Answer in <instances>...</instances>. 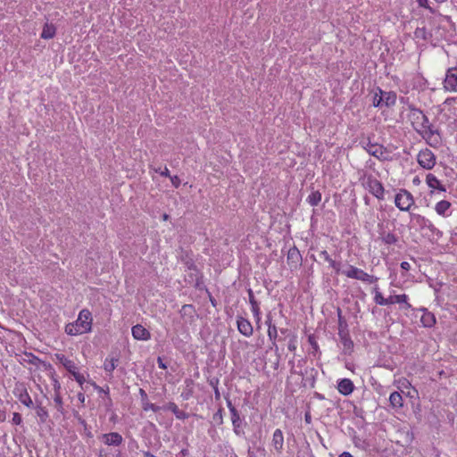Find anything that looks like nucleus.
<instances>
[{
	"mask_svg": "<svg viewBox=\"0 0 457 457\" xmlns=\"http://www.w3.org/2000/svg\"><path fill=\"white\" fill-rule=\"evenodd\" d=\"M265 324L267 325L268 328H270V326H276L273 322H272V318L270 315H268L267 316V319H266V321H265Z\"/></svg>",
	"mask_w": 457,
	"mask_h": 457,
	"instance_id": "obj_52",
	"label": "nucleus"
},
{
	"mask_svg": "<svg viewBox=\"0 0 457 457\" xmlns=\"http://www.w3.org/2000/svg\"><path fill=\"white\" fill-rule=\"evenodd\" d=\"M170 179L174 187L178 188L180 186L181 181L178 176L175 175L170 177Z\"/></svg>",
	"mask_w": 457,
	"mask_h": 457,
	"instance_id": "obj_43",
	"label": "nucleus"
},
{
	"mask_svg": "<svg viewBox=\"0 0 457 457\" xmlns=\"http://www.w3.org/2000/svg\"><path fill=\"white\" fill-rule=\"evenodd\" d=\"M229 407V411H230V413H231V420H232V424H233V427H234V432L236 434H238V428L240 426V416H239V413L237 411V410L231 405V403H229L228 405Z\"/></svg>",
	"mask_w": 457,
	"mask_h": 457,
	"instance_id": "obj_28",
	"label": "nucleus"
},
{
	"mask_svg": "<svg viewBox=\"0 0 457 457\" xmlns=\"http://www.w3.org/2000/svg\"><path fill=\"white\" fill-rule=\"evenodd\" d=\"M270 445L276 454H281L284 449V434L280 428L274 430Z\"/></svg>",
	"mask_w": 457,
	"mask_h": 457,
	"instance_id": "obj_12",
	"label": "nucleus"
},
{
	"mask_svg": "<svg viewBox=\"0 0 457 457\" xmlns=\"http://www.w3.org/2000/svg\"><path fill=\"white\" fill-rule=\"evenodd\" d=\"M360 180L362 187L367 189L374 197L378 200H384L385 188L378 179L370 174H363Z\"/></svg>",
	"mask_w": 457,
	"mask_h": 457,
	"instance_id": "obj_3",
	"label": "nucleus"
},
{
	"mask_svg": "<svg viewBox=\"0 0 457 457\" xmlns=\"http://www.w3.org/2000/svg\"><path fill=\"white\" fill-rule=\"evenodd\" d=\"M157 363H158V367L160 369H162V370H166L167 369V365L163 362V361H162V359L161 357L157 358Z\"/></svg>",
	"mask_w": 457,
	"mask_h": 457,
	"instance_id": "obj_45",
	"label": "nucleus"
},
{
	"mask_svg": "<svg viewBox=\"0 0 457 457\" xmlns=\"http://www.w3.org/2000/svg\"><path fill=\"white\" fill-rule=\"evenodd\" d=\"M338 336L340 338V342L343 345L344 352L345 353H350L353 349V342L351 339L349 332L341 331V333H338Z\"/></svg>",
	"mask_w": 457,
	"mask_h": 457,
	"instance_id": "obj_22",
	"label": "nucleus"
},
{
	"mask_svg": "<svg viewBox=\"0 0 457 457\" xmlns=\"http://www.w3.org/2000/svg\"><path fill=\"white\" fill-rule=\"evenodd\" d=\"M421 322L424 327L430 328L435 324L436 319L432 313L425 312L421 317Z\"/></svg>",
	"mask_w": 457,
	"mask_h": 457,
	"instance_id": "obj_33",
	"label": "nucleus"
},
{
	"mask_svg": "<svg viewBox=\"0 0 457 457\" xmlns=\"http://www.w3.org/2000/svg\"><path fill=\"white\" fill-rule=\"evenodd\" d=\"M55 359L58 361L59 363H61L71 375L73 372L78 370L77 364L71 359L67 358L62 353H56Z\"/></svg>",
	"mask_w": 457,
	"mask_h": 457,
	"instance_id": "obj_17",
	"label": "nucleus"
},
{
	"mask_svg": "<svg viewBox=\"0 0 457 457\" xmlns=\"http://www.w3.org/2000/svg\"><path fill=\"white\" fill-rule=\"evenodd\" d=\"M4 419H5L4 411H0V422L4 420Z\"/></svg>",
	"mask_w": 457,
	"mask_h": 457,
	"instance_id": "obj_57",
	"label": "nucleus"
},
{
	"mask_svg": "<svg viewBox=\"0 0 457 457\" xmlns=\"http://www.w3.org/2000/svg\"><path fill=\"white\" fill-rule=\"evenodd\" d=\"M118 362H119V359L118 358L107 357L104 360V370L106 372L112 373L115 370V368L117 367Z\"/></svg>",
	"mask_w": 457,
	"mask_h": 457,
	"instance_id": "obj_30",
	"label": "nucleus"
},
{
	"mask_svg": "<svg viewBox=\"0 0 457 457\" xmlns=\"http://www.w3.org/2000/svg\"><path fill=\"white\" fill-rule=\"evenodd\" d=\"M187 308H188V309H192V308H193V305H191V304H184V305L182 306V309H183V310H186V309H187Z\"/></svg>",
	"mask_w": 457,
	"mask_h": 457,
	"instance_id": "obj_58",
	"label": "nucleus"
},
{
	"mask_svg": "<svg viewBox=\"0 0 457 457\" xmlns=\"http://www.w3.org/2000/svg\"><path fill=\"white\" fill-rule=\"evenodd\" d=\"M36 413L37 417H39L40 420L42 422H46L48 418V411L43 406H37L36 407Z\"/></svg>",
	"mask_w": 457,
	"mask_h": 457,
	"instance_id": "obj_34",
	"label": "nucleus"
},
{
	"mask_svg": "<svg viewBox=\"0 0 457 457\" xmlns=\"http://www.w3.org/2000/svg\"><path fill=\"white\" fill-rule=\"evenodd\" d=\"M77 397H78V400L80 402V403L83 404L85 403L86 397H85V395L83 392L78 393Z\"/></svg>",
	"mask_w": 457,
	"mask_h": 457,
	"instance_id": "obj_50",
	"label": "nucleus"
},
{
	"mask_svg": "<svg viewBox=\"0 0 457 457\" xmlns=\"http://www.w3.org/2000/svg\"><path fill=\"white\" fill-rule=\"evenodd\" d=\"M132 337L136 340L147 341L151 338V333L144 326L137 324L131 328Z\"/></svg>",
	"mask_w": 457,
	"mask_h": 457,
	"instance_id": "obj_15",
	"label": "nucleus"
},
{
	"mask_svg": "<svg viewBox=\"0 0 457 457\" xmlns=\"http://www.w3.org/2000/svg\"><path fill=\"white\" fill-rule=\"evenodd\" d=\"M341 331L346 332L347 329V323L345 320L342 317L341 310L338 309V333H341Z\"/></svg>",
	"mask_w": 457,
	"mask_h": 457,
	"instance_id": "obj_36",
	"label": "nucleus"
},
{
	"mask_svg": "<svg viewBox=\"0 0 457 457\" xmlns=\"http://www.w3.org/2000/svg\"><path fill=\"white\" fill-rule=\"evenodd\" d=\"M418 163L426 170H432L436 162V158L434 153L428 149H422L417 155Z\"/></svg>",
	"mask_w": 457,
	"mask_h": 457,
	"instance_id": "obj_8",
	"label": "nucleus"
},
{
	"mask_svg": "<svg viewBox=\"0 0 457 457\" xmlns=\"http://www.w3.org/2000/svg\"><path fill=\"white\" fill-rule=\"evenodd\" d=\"M76 382L80 386L81 389H83V385L86 382V378L83 374L79 373V370H76L72 374Z\"/></svg>",
	"mask_w": 457,
	"mask_h": 457,
	"instance_id": "obj_39",
	"label": "nucleus"
},
{
	"mask_svg": "<svg viewBox=\"0 0 457 457\" xmlns=\"http://www.w3.org/2000/svg\"><path fill=\"white\" fill-rule=\"evenodd\" d=\"M395 204L401 212H410L415 204L412 194L405 188H400L395 195Z\"/></svg>",
	"mask_w": 457,
	"mask_h": 457,
	"instance_id": "obj_4",
	"label": "nucleus"
},
{
	"mask_svg": "<svg viewBox=\"0 0 457 457\" xmlns=\"http://www.w3.org/2000/svg\"><path fill=\"white\" fill-rule=\"evenodd\" d=\"M268 337L270 342V350H278V328L277 326H270L267 330Z\"/></svg>",
	"mask_w": 457,
	"mask_h": 457,
	"instance_id": "obj_27",
	"label": "nucleus"
},
{
	"mask_svg": "<svg viewBox=\"0 0 457 457\" xmlns=\"http://www.w3.org/2000/svg\"><path fill=\"white\" fill-rule=\"evenodd\" d=\"M437 3H445L446 0H435Z\"/></svg>",
	"mask_w": 457,
	"mask_h": 457,
	"instance_id": "obj_61",
	"label": "nucleus"
},
{
	"mask_svg": "<svg viewBox=\"0 0 457 457\" xmlns=\"http://www.w3.org/2000/svg\"><path fill=\"white\" fill-rule=\"evenodd\" d=\"M12 422L15 425H21L22 422L21 415L18 412H13Z\"/></svg>",
	"mask_w": 457,
	"mask_h": 457,
	"instance_id": "obj_41",
	"label": "nucleus"
},
{
	"mask_svg": "<svg viewBox=\"0 0 457 457\" xmlns=\"http://www.w3.org/2000/svg\"><path fill=\"white\" fill-rule=\"evenodd\" d=\"M99 438L105 445L108 446H120L123 443V437L118 432L105 433Z\"/></svg>",
	"mask_w": 457,
	"mask_h": 457,
	"instance_id": "obj_13",
	"label": "nucleus"
},
{
	"mask_svg": "<svg viewBox=\"0 0 457 457\" xmlns=\"http://www.w3.org/2000/svg\"><path fill=\"white\" fill-rule=\"evenodd\" d=\"M160 174L162 176V177H168V178H170L171 176L170 175V170L167 167H164L163 170L160 171Z\"/></svg>",
	"mask_w": 457,
	"mask_h": 457,
	"instance_id": "obj_49",
	"label": "nucleus"
},
{
	"mask_svg": "<svg viewBox=\"0 0 457 457\" xmlns=\"http://www.w3.org/2000/svg\"><path fill=\"white\" fill-rule=\"evenodd\" d=\"M54 403L59 406V409H62V401L60 395H56L54 397Z\"/></svg>",
	"mask_w": 457,
	"mask_h": 457,
	"instance_id": "obj_47",
	"label": "nucleus"
},
{
	"mask_svg": "<svg viewBox=\"0 0 457 457\" xmlns=\"http://www.w3.org/2000/svg\"><path fill=\"white\" fill-rule=\"evenodd\" d=\"M139 395H141L142 403H144L145 400L148 399L145 391L144 389H142V388L139 389Z\"/></svg>",
	"mask_w": 457,
	"mask_h": 457,
	"instance_id": "obj_48",
	"label": "nucleus"
},
{
	"mask_svg": "<svg viewBox=\"0 0 457 457\" xmlns=\"http://www.w3.org/2000/svg\"><path fill=\"white\" fill-rule=\"evenodd\" d=\"M401 268L404 270H411V264L408 262H403L401 263Z\"/></svg>",
	"mask_w": 457,
	"mask_h": 457,
	"instance_id": "obj_51",
	"label": "nucleus"
},
{
	"mask_svg": "<svg viewBox=\"0 0 457 457\" xmlns=\"http://www.w3.org/2000/svg\"><path fill=\"white\" fill-rule=\"evenodd\" d=\"M308 341H309L310 345L312 346V348H313L315 351H317V350H318V348H319V345H318V344H317V342H316V340H315L314 337H313V336H309V337H308Z\"/></svg>",
	"mask_w": 457,
	"mask_h": 457,
	"instance_id": "obj_44",
	"label": "nucleus"
},
{
	"mask_svg": "<svg viewBox=\"0 0 457 457\" xmlns=\"http://www.w3.org/2000/svg\"><path fill=\"white\" fill-rule=\"evenodd\" d=\"M342 273L349 278L357 279L369 284H371L377 280V278H374L372 275H370L363 270L353 265H349L348 269L343 270Z\"/></svg>",
	"mask_w": 457,
	"mask_h": 457,
	"instance_id": "obj_7",
	"label": "nucleus"
},
{
	"mask_svg": "<svg viewBox=\"0 0 457 457\" xmlns=\"http://www.w3.org/2000/svg\"><path fill=\"white\" fill-rule=\"evenodd\" d=\"M14 395L19 399V401L25 406L30 408L33 405V401L25 386L22 383L16 384L14 390Z\"/></svg>",
	"mask_w": 457,
	"mask_h": 457,
	"instance_id": "obj_11",
	"label": "nucleus"
},
{
	"mask_svg": "<svg viewBox=\"0 0 457 457\" xmlns=\"http://www.w3.org/2000/svg\"><path fill=\"white\" fill-rule=\"evenodd\" d=\"M426 142L432 147H438L441 145V136L437 129H433L429 121L424 125V128L417 131Z\"/></svg>",
	"mask_w": 457,
	"mask_h": 457,
	"instance_id": "obj_5",
	"label": "nucleus"
},
{
	"mask_svg": "<svg viewBox=\"0 0 457 457\" xmlns=\"http://www.w3.org/2000/svg\"><path fill=\"white\" fill-rule=\"evenodd\" d=\"M407 118L416 131L424 128V125L429 121L428 117L420 109L412 105L409 106Z\"/></svg>",
	"mask_w": 457,
	"mask_h": 457,
	"instance_id": "obj_6",
	"label": "nucleus"
},
{
	"mask_svg": "<svg viewBox=\"0 0 457 457\" xmlns=\"http://www.w3.org/2000/svg\"><path fill=\"white\" fill-rule=\"evenodd\" d=\"M426 183L431 189V193H433L434 190H438L440 192H445L446 190L441 181L432 173H428L426 176Z\"/></svg>",
	"mask_w": 457,
	"mask_h": 457,
	"instance_id": "obj_18",
	"label": "nucleus"
},
{
	"mask_svg": "<svg viewBox=\"0 0 457 457\" xmlns=\"http://www.w3.org/2000/svg\"><path fill=\"white\" fill-rule=\"evenodd\" d=\"M452 204L447 200H441L435 205L436 212L442 217H449L452 214L451 212Z\"/></svg>",
	"mask_w": 457,
	"mask_h": 457,
	"instance_id": "obj_20",
	"label": "nucleus"
},
{
	"mask_svg": "<svg viewBox=\"0 0 457 457\" xmlns=\"http://www.w3.org/2000/svg\"><path fill=\"white\" fill-rule=\"evenodd\" d=\"M168 219H169V215H168L167 213H164V214L162 215V220H167Z\"/></svg>",
	"mask_w": 457,
	"mask_h": 457,
	"instance_id": "obj_60",
	"label": "nucleus"
},
{
	"mask_svg": "<svg viewBox=\"0 0 457 457\" xmlns=\"http://www.w3.org/2000/svg\"><path fill=\"white\" fill-rule=\"evenodd\" d=\"M287 263L291 269H295L301 265L302 255L296 247H293L288 250Z\"/></svg>",
	"mask_w": 457,
	"mask_h": 457,
	"instance_id": "obj_16",
	"label": "nucleus"
},
{
	"mask_svg": "<svg viewBox=\"0 0 457 457\" xmlns=\"http://www.w3.org/2000/svg\"><path fill=\"white\" fill-rule=\"evenodd\" d=\"M413 218L417 220V222L421 223L426 221V218L424 216H421L420 214H415Z\"/></svg>",
	"mask_w": 457,
	"mask_h": 457,
	"instance_id": "obj_46",
	"label": "nucleus"
},
{
	"mask_svg": "<svg viewBox=\"0 0 457 457\" xmlns=\"http://www.w3.org/2000/svg\"><path fill=\"white\" fill-rule=\"evenodd\" d=\"M237 326L239 333L246 337H250L253 333V328L251 322L242 316L237 318Z\"/></svg>",
	"mask_w": 457,
	"mask_h": 457,
	"instance_id": "obj_14",
	"label": "nucleus"
},
{
	"mask_svg": "<svg viewBox=\"0 0 457 457\" xmlns=\"http://www.w3.org/2000/svg\"><path fill=\"white\" fill-rule=\"evenodd\" d=\"M164 409L170 411L176 416V418L179 420H186L188 418V414L187 412H185L184 411L180 410L178 407V405L173 402L169 403L164 407Z\"/></svg>",
	"mask_w": 457,
	"mask_h": 457,
	"instance_id": "obj_24",
	"label": "nucleus"
},
{
	"mask_svg": "<svg viewBox=\"0 0 457 457\" xmlns=\"http://www.w3.org/2000/svg\"><path fill=\"white\" fill-rule=\"evenodd\" d=\"M337 390L343 395H349L354 390V385L349 378H342L337 384Z\"/></svg>",
	"mask_w": 457,
	"mask_h": 457,
	"instance_id": "obj_21",
	"label": "nucleus"
},
{
	"mask_svg": "<svg viewBox=\"0 0 457 457\" xmlns=\"http://www.w3.org/2000/svg\"><path fill=\"white\" fill-rule=\"evenodd\" d=\"M372 105L374 107L383 106V90L380 87H378L373 95Z\"/></svg>",
	"mask_w": 457,
	"mask_h": 457,
	"instance_id": "obj_31",
	"label": "nucleus"
},
{
	"mask_svg": "<svg viewBox=\"0 0 457 457\" xmlns=\"http://www.w3.org/2000/svg\"><path fill=\"white\" fill-rule=\"evenodd\" d=\"M320 256L323 259L324 262L328 263L329 267L332 268L337 274L341 272L340 262L333 260L327 250L320 251Z\"/></svg>",
	"mask_w": 457,
	"mask_h": 457,
	"instance_id": "obj_23",
	"label": "nucleus"
},
{
	"mask_svg": "<svg viewBox=\"0 0 457 457\" xmlns=\"http://www.w3.org/2000/svg\"><path fill=\"white\" fill-rule=\"evenodd\" d=\"M386 242H387V243L395 242V236H393V235H388V236H387Z\"/></svg>",
	"mask_w": 457,
	"mask_h": 457,
	"instance_id": "obj_55",
	"label": "nucleus"
},
{
	"mask_svg": "<svg viewBox=\"0 0 457 457\" xmlns=\"http://www.w3.org/2000/svg\"><path fill=\"white\" fill-rule=\"evenodd\" d=\"M248 295H249V303L251 304V311H252L253 315V317L255 319L256 324L259 327V323L261 321V308H260V305H259L258 302L256 301V299L254 298V295H253V293L252 289L248 290Z\"/></svg>",
	"mask_w": 457,
	"mask_h": 457,
	"instance_id": "obj_19",
	"label": "nucleus"
},
{
	"mask_svg": "<svg viewBox=\"0 0 457 457\" xmlns=\"http://www.w3.org/2000/svg\"><path fill=\"white\" fill-rule=\"evenodd\" d=\"M310 420H311V416H310V414H309V413H306V414H305V421H306V422H310Z\"/></svg>",
	"mask_w": 457,
	"mask_h": 457,
	"instance_id": "obj_59",
	"label": "nucleus"
},
{
	"mask_svg": "<svg viewBox=\"0 0 457 457\" xmlns=\"http://www.w3.org/2000/svg\"><path fill=\"white\" fill-rule=\"evenodd\" d=\"M91 385L99 393V394H104L108 396V400L111 402V398L109 396V394H110V388L108 386H106L105 387H101L99 386L95 382H91Z\"/></svg>",
	"mask_w": 457,
	"mask_h": 457,
	"instance_id": "obj_38",
	"label": "nucleus"
},
{
	"mask_svg": "<svg viewBox=\"0 0 457 457\" xmlns=\"http://www.w3.org/2000/svg\"><path fill=\"white\" fill-rule=\"evenodd\" d=\"M98 457H113L107 453L104 450H100Z\"/></svg>",
	"mask_w": 457,
	"mask_h": 457,
	"instance_id": "obj_53",
	"label": "nucleus"
},
{
	"mask_svg": "<svg viewBox=\"0 0 457 457\" xmlns=\"http://www.w3.org/2000/svg\"><path fill=\"white\" fill-rule=\"evenodd\" d=\"M364 149L369 153V154L378 158V160L385 161L388 159V151L380 144L371 143L369 141L364 146Z\"/></svg>",
	"mask_w": 457,
	"mask_h": 457,
	"instance_id": "obj_9",
	"label": "nucleus"
},
{
	"mask_svg": "<svg viewBox=\"0 0 457 457\" xmlns=\"http://www.w3.org/2000/svg\"><path fill=\"white\" fill-rule=\"evenodd\" d=\"M456 100L455 97H448L445 99V104H451L452 103H453L454 101Z\"/></svg>",
	"mask_w": 457,
	"mask_h": 457,
	"instance_id": "obj_54",
	"label": "nucleus"
},
{
	"mask_svg": "<svg viewBox=\"0 0 457 457\" xmlns=\"http://www.w3.org/2000/svg\"><path fill=\"white\" fill-rule=\"evenodd\" d=\"M398 383L400 384L398 388H410L411 386V383L406 378L400 379Z\"/></svg>",
	"mask_w": 457,
	"mask_h": 457,
	"instance_id": "obj_42",
	"label": "nucleus"
},
{
	"mask_svg": "<svg viewBox=\"0 0 457 457\" xmlns=\"http://www.w3.org/2000/svg\"><path fill=\"white\" fill-rule=\"evenodd\" d=\"M320 201H321V194L320 191H313L307 197V202L312 206H317Z\"/></svg>",
	"mask_w": 457,
	"mask_h": 457,
	"instance_id": "obj_32",
	"label": "nucleus"
},
{
	"mask_svg": "<svg viewBox=\"0 0 457 457\" xmlns=\"http://www.w3.org/2000/svg\"><path fill=\"white\" fill-rule=\"evenodd\" d=\"M93 316L88 309H82L73 322L68 323L64 331L69 336H79L92 331Z\"/></svg>",
	"mask_w": 457,
	"mask_h": 457,
	"instance_id": "obj_1",
	"label": "nucleus"
},
{
	"mask_svg": "<svg viewBox=\"0 0 457 457\" xmlns=\"http://www.w3.org/2000/svg\"><path fill=\"white\" fill-rule=\"evenodd\" d=\"M417 2L420 7L428 9L431 13L435 12L434 9L429 5L428 0H417Z\"/></svg>",
	"mask_w": 457,
	"mask_h": 457,
	"instance_id": "obj_40",
	"label": "nucleus"
},
{
	"mask_svg": "<svg viewBox=\"0 0 457 457\" xmlns=\"http://www.w3.org/2000/svg\"><path fill=\"white\" fill-rule=\"evenodd\" d=\"M397 96L394 91L383 90V105L386 107H392L396 104Z\"/></svg>",
	"mask_w": 457,
	"mask_h": 457,
	"instance_id": "obj_26",
	"label": "nucleus"
},
{
	"mask_svg": "<svg viewBox=\"0 0 457 457\" xmlns=\"http://www.w3.org/2000/svg\"><path fill=\"white\" fill-rule=\"evenodd\" d=\"M296 348H297V336L292 335L288 340L287 349L290 352L294 353V352H295Z\"/></svg>",
	"mask_w": 457,
	"mask_h": 457,
	"instance_id": "obj_37",
	"label": "nucleus"
},
{
	"mask_svg": "<svg viewBox=\"0 0 457 457\" xmlns=\"http://www.w3.org/2000/svg\"><path fill=\"white\" fill-rule=\"evenodd\" d=\"M338 457H353V455L348 452H344Z\"/></svg>",
	"mask_w": 457,
	"mask_h": 457,
	"instance_id": "obj_56",
	"label": "nucleus"
},
{
	"mask_svg": "<svg viewBox=\"0 0 457 457\" xmlns=\"http://www.w3.org/2000/svg\"><path fill=\"white\" fill-rule=\"evenodd\" d=\"M142 408L145 411H152L154 412H157L161 409V407L155 405L154 403H150L148 401V399L145 400L144 403H142Z\"/></svg>",
	"mask_w": 457,
	"mask_h": 457,
	"instance_id": "obj_35",
	"label": "nucleus"
},
{
	"mask_svg": "<svg viewBox=\"0 0 457 457\" xmlns=\"http://www.w3.org/2000/svg\"><path fill=\"white\" fill-rule=\"evenodd\" d=\"M389 402L394 408H401L403 405V397L398 392L391 393L389 396Z\"/></svg>",
	"mask_w": 457,
	"mask_h": 457,
	"instance_id": "obj_29",
	"label": "nucleus"
},
{
	"mask_svg": "<svg viewBox=\"0 0 457 457\" xmlns=\"http://www.w3.org/2000/svg\"><path fill=\"white\" fill-rule=\"evenodd\" d=\"M443 84L445 91L457 92V67L447 70Z\"/></svg>",
	"mask_w": 457,
	"mask_h": 457,
	"instance_id": "obj_10",
	"label": "nucleus"
},
{
	"mask_svg": "<svg viewBox=\"0 0 457 457\" xmlns=\"http://www.w3.org/2000/svg\"><path fill=\"white\" fill-rule=\"evenodd\" d=\"M56 34V27L53 23L46 22L42 29L40 34L41 38L43 39H51Z\"/></svg>",
	"mask_w": 457,
	"mask_h": 457,
	"instance_id": "obj_25",
	"label": "nucleus"
},
{
	"mask_svg": "<svg viewBox=\"0 0 457 457\" xmlns=\"http://www.w3.org/2000/svg\"><path fill=\"white\" fill-rule=\"evenodd\" d=\"M374 297L373 300L376 304L380 306L392 305L395 303H398L402 305V309L410 310L411 309V304L409 303V296L406 294L402 295H394L386 298L379 291L378 287H375L373 289Z\"/></svg>",
	"mask_w": 457,
	"mask_h": 457,
	"instance_id": "obj_2",
	"label": "nucleus"
}]
</instances>
